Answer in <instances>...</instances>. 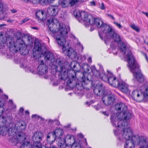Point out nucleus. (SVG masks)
I'll return each instance as SVG.
<instances>
[{
    "mask_svg": "<svg viewBox=\"0 0 148 148\" xmlns=\"http://www.w3.org/2000/svg\"><path fill=\"white\" fill-rule=\"evenodd\" d=\"M88 61L89 63H91L92 62V59L91 57H89L88 58Z\"/></svg>",
    "mask_w": 148,
    "mask_h": 148,
    "instance_id": "5fc2aeb1",
    "label": "nucleus"
},
{
    "mask_svg": "<svg viewBox=\"0 0 148 148\" xmlns=\"http://www.w3.org/2000/svg\"><path fill=\"white\" fill-rule=\"evenodd\" d=\"M8 9L4 7L2 2H0V17H3L5 16L8 14Z\"/></svg>",
    "mask_w": 148,
    "mask_h": 148,
    "instance_id": "393cba45",
    "label": "nucleus"
},
{
    "mask_svg": "<svg viewBox=\"0 0 148 148\" xmlns=\"http://www.w3.org/2000/svg\"><path fill=\"white\" fill-rule=\"evenodd\" d=\"M143 13L145 15L147 16L148 17V12H143Z\"/></svg>",
    "mask_w": 148,
    "mask_h": 148,
    "instance_id": "13d9d810",
    "label": "nucleus"
},
{
    "mask_svg": "<svg viewBox=\"0 0 148 148\" xmlns=\"http://www.w3.org/2000/svg\"><path fill=\"white\" fill-rule=\"evenodd\" d=\"M48 145H49V144H46L45 145V148H57L56 147L53 146H51L49 148V147L48 146Z\"/></svg>",
    "mask_w": 148,
    "mask_h": 148,
    "instance_id": "49530a36",
    "label": "nucleus"
},
{
    "mask_svg": "<svg viewBox=\"0 0 148 148\" xmlns=\"http://www.w3.org/2000/svg\"><path fill=\"white\" fill-rule=\"evenodd\" d=\"M102 113L107 116H109V114L107 112H103Z\"/></svg>",
    "mask_w": 148,
    "mask_h": 148,
    "instance_id": "3c124183",
    "label": "nucleus"
},
{
    "mask_svg": "<svg viewBox=\"0 0 148 148\" xmlns=\"http://www.w3.org/2000/svg\"><path fill=\"white\" fill-rule=\"evenodd\" d=\"M58 81H57L56 82V83H53V84L54 85H58Z\"/></svg>",
    "mask_w": 148,
    "mask_h": 148,
    "instance_id": "680f3d73",
    "label": "nucleus"
},
{
    "mask_svg": "<svg viewBox=\"0 0 148 148\" xmlns=\"http://www.w3.org/2000/svg\"><path fill=\"white\" fill-rule=\"evenodd\" d=\"M75 141L73 135L68 134L65 136L64 139H59L58 145L60 148H70L69 145L71 146Z\"/></svg>",
    "mask_w": 148,
    "mask_h": 148,
    "instance_id": "9d476101",
    "label": "nucleus"
},
{
    "mask_svg": "<svg viewBox=\"0 0 148 148\" xmlns=\"http://www.w3.org/2000/svg\"><path fill=\"white\" fill-rule=\"evenodd\" d=\"M114 24L119 28L122 29V26L120 24L116 22H114Z\"/></svg>",
    "mask_w": 148,
    "mask_h": 148,
    "instance_id": "ea45409f",
    "label": "nucleus"
},
{
    "mask_svg": "<svg viewBox=\"0 0 148 148\" xmlns=\"http://www.w3.org/2000/svg\"><path fill=\"white\" fill-rule=\"evenodd\" d=\"M42 134L40 132H37L34 133L32 138L33 143H30L28 141H24L21 148H42L40 141L42 140Z\"/></svg>",
    "mask_w": 148,
    "mask_h": 148,
    "instance_id": "1a4fd4ad",
    "label": "nucleus"
},
{
    "mask_svg": "<svg viewBox=\"0 0 148 148\" xmlns=\"http://www.w3.org/2000/svg\"><path fill=\"white\" fill-rule=\"evenodd\" d=\"M86 58V57L85 55L80 56L79 57L77 56V59L79 62L84 60Z\"/></svg>",
    "mask_w": 148,
    "mask_h": 148,
    "instance_id": "f704fd0d",
    "label": "nucleus"
},
{
    "mask_svg": "<svg viewBox=\"0 0 148 148\" xmlns=\"http://www.w3.org/2000/svg\"><path fill=\"white\" fill-rule=\"evenodd\" d=\"M23 1L26 3L30 2V0H23Z\"/></svg>",
    "mask_w": 148,
    "mask_h": 148,
    "instance_id": "4d7b16f0",
    "label": "nucleus"
},
{
    "mask_svg": "<svg viewBox=\"0 0 148 148\" xmlns=\"http://www.w3.org/2000/svg\"><path fill=\"white\" fill-rule=\"evenodd\" d=\"M79 0H69V5L71 7L74 6L77 4Z\"/></svg>",
    "mask_w": 148,
    "mask_h": 148,
    "instance_id": "473e14b6",
    "label": "nucleus"
},
{
    "mask_svg": "<svg viewBox=\"0 0 148 148\" xmlns=\"http://www.w3.org/2000/svg\"><path fill=\"white\" fill-rule=\"evenodd\" d=\"M31 28L34 29L36 30H38V28L36 27H31Z\"/></svg>",
    "mask_w": 148,
    "mask_h": 148,
    "instance_id": "6e6d98bb",
    "label": "nucleus"
},
{
    "mask_svg": "<svg viewBox=\"0 0 148 148\" xmlns=\"http://www.w3.org/2000/svg\"><path fill=\"white\" fill-rule=\"evenodd\" d=\"M101 10H104L105 9V7L103 3H102L99 6Z\"/></svg>",
    "mask_w": 148,
    "mask_h": 148,
    "instance_id": "de8ad7c7",
    "label": "nucleus"
},
{
    "mask_svg": "<svg viewBox=\"0 0 148 148\" xmlns=\"http://www.w3.org/2000/svg\"><path fill=\"white\" fill-rule=\"evenodd\" d=\"M10 11L12 13H16L17 11L14 9H12L10 10Z\"/></svg>",
    "mask_w": 148,
    "mask_h": 148,
    "instance_id": "09e8293b",
    "label": "nucleus"
},
{
    "mask_svg": "<svg viewBox=\"0 0 148 148\" xmlns=\"http://www.w3.org/2000/svg\"><path fill=\"white\" fill-rule=\"evenodd\" d=\"M39 65L37 69V73L40 75H43L48 72V68L47 66L44 64L43 60L39 59L38 60Z\"/></svg>",
    "mask_w": 148,
    "mask_h": 148,
    "instance_id": "2eb2a0df",
    "label": "nucleus"
},
{
    "mask_svg": "<svg viewBox=\"0 0 148 148\" xmlns=\"http://www.w3.org/2000/svg\"><path fill=\"white\" fill-rule=\"evenodd\" d=\"M115 108L119 112L114 114L111 117V121L114 126H116V123L119 121H127L131 118L132 113L127 110V106L125 104L117 103L115 105Z\"/></svg>",
    "mask_w": 148,
    "mask_h": 148,
    "instance_id": "39448f33",
    "label": "nucleus"
},
{
    "mask_svg": "<svg viewBox=\"0 0 148 148\" xmlns=\"http://www.w3.org/2000/svg\"><path fill=\"white\" fill-rule=\"evenodd\" d=\"M60 5L56 3V5H51L47 9V13L50 16H56L58 14Z\"/></svg>",
    "mask_w": 148,
    "mask_h": 148,
    "instance_id": "a211bd4d",
    "label": "nucleus"
},
{
    "mask_svg": "<svg viewBox=\"0 0 148 148\" xmlns=\"http://www.w3.org/2000/svg\"><path fill=\"white\" fill-rule=\"evenodd\" d=\"M27 40L30 43H32L33 42V39L31 36H28L27 37Z\"/></svg>",
    "mask_w": 148,
    "mask_h": 148,
    "instance_id": "79ce46f5",
    "label": "nucleus"
},
{
    "mask_svg": "<svg viewBox=\"0 0 148 148\" xmlns=\"http://www.w3.org/2000/svg\"><path fill=\"white\" fill-rule=\"evenodd\" d=\"M131 96L134 100L140 102L144 100L143 91L142 89V86L140 88H135L132 92Z\"/></svg>",
    "mask_w": 148,
    "mask_h": 148,
    "instance_id": "ddd939ff",
    "label": "nucleus"
},
{
    "mask_svg": "<svg viewBox=\"0 0 148 148\" xmlns=\"http://www.w3.org/2000/svg\"><path fill=\"white\" fill-rule=\"evenodd\" d=\"M41 44L38 41H36L34 42V52L33 55L34 57H35V55H34V54L36 53V54H42L43 53L42 50L41 49Z\"/></svg>",
    "mask_w": 148,
    "mask_h": 148,
    "instance_id": "aec40b11",
    "label": "nucleus"
},
{
    "mask_svg": "<svg viewBox=\"0 0 148 148\" xmlns=\"http://www.w3.org/2000/svg\"><path fill=\"white\" fill-rule=\"evenodd\" d=\"M142 54L143 56L145 58L146 60L147 61V62H148V59L147 58V56L146 54L145 53H143V52H142Z\"/></svg>",
    "mask_w": 148,
    "mask_h": 148,
    "instance_id": "a18cd8bd",
    "label": "nucleus"
},
{
    "mask_svg": "<svg viewBox=\"0 0 148 148\" xmlns=\"http://www.w3.org/2000/svg\"><path fill=\"white\" fill-rule=\"evenodd\" d=\"M15 36L16 37V40L15 41L14 38L10 36L6 38L5 40L3 39L2 33L1 32L0 41L6 43L10 51L17 52L23 50L25 47V44L21 38L22 36L21 33L19 31H17L15 33Z\"/></svg>",
    "mask_w": 148,
    "mask_h": 148,
    "instance_id": "423d86ee",
    "label": "nucleus"
},
{
    "mask_svg": "<svg viewBox=\"0 0 148 148\" xmlns=\"http://www.w3.org/2000/svg\"><path fill=\"white\" fill-rule=\"evenodd\" d=\"M20 67H23L24 68L25 71L28 72H30L33 73H36L35 71L36 69L34 68L32 66V67H29L28 68H27V67L26 66H24V65H21L20 66Z\"/></svg>",
    "mask_w": 148,
    "mask_h": 148,
    "instance_id": "c85d7f7f",
    "label": "nucleus"
},
{
    "mask_svg": "<svg viewBox=\"0 0 148 148\" xmlns=\"http://www.w3.org/2000/svg\"><path fill=\"white\" fill-rule=\"evenodd\" d=\"M68 52H71V53H68V56L72 59L77 58V52L72 48H70L69 49Z\"/></svg>",
    "mask_w": 148,
    "mask_h": 148,
    "instance_id": "bb28decb",
    "label": "nucleus"
},
{
    "mask_svg": "<svg viewBox=\"0 0 148 148\" xmlns=\"http://www.w3.org/2000/svg\"><path fill=\"white\" fill-rule=\"evenodd\" d=\"M25 114H27V115H29V112L28 111H25Z\"/></svg>",
    "mask_w": 148,
    "mask_h": 148,
    "instance_id": "052dcab7",
    "label": "nucleus"
},
{
    "mask_svg": "<svg viewBox=\"0 0 148 148\" xmlns=\"http://www.w3.org/2000/svg\"><path fill=\"white\" fill-rule=\"evenodd\" d=\"M63 134L62 130L60 128L55 129L52 132L49 133L47 136L48 141H54L56 138H58V141L59 139H61L60 137Z\"/></svg>",
    "mask_w": 148,
    "mask_h": 148,
    "instance_id": "f8f14e48",
    "label": "nucleus"
},
{
    "mask_svg": "<svg viewBox=\"0 0 148 148\" xmlns=\"http://www.w3.org/2000/svg\"><path fill=\"white\" fill-rule=\"evenodd\" d=\"M107 76L108 77V82L109 84L113 87H118L119 85L120 79L119 80H116V77L111 73H108Z\"/></svg>",
    "mask_w": 148,
    "mask_h": 148,
    "instance_id": "f3484780",
    "label": "nucleus"
},
{
    "mask_svg": "<svg viewBox=\"0 0 148 148\" xmlns=\"http://www.w3.org/2000/svg\"><path fill=\"white\" fill-rule=\"evenodd\" d=\"M48 1L49 4H51L53 3H55L56 2H58V3H57V4L60 5V0H48Z\"/></svg>",
    "mask_w": 148,
    "mask_h": 148,
    "instance_id": "4c0bfd02",
    "label": "nucleus"
},
{
    "mask_svg": "<svg viewBox=\"0 0 148 148\" xmlns=\"http://www.w3.org/2000/svg\"><path fill=\"white\" fill-rule=\"evenodd\" d=\"M73 14L79 21L82 20L84 21V25L87 27L89 25H95L99 28V33L101 28L105 25L103 24L102 21L98 18L93 19L91 15H89L87 12H80L79 10H75L73 12Z\"/></svg>",
    "mask_w": 148,
    "mask_h": 148,
    "instance_id": "0eeeda50",
    "label": "nucleus"
},
{
    "mask_svg": "<svg viewBox=\"0 0 148 148\" xmlns=\"http://www.w3.org/2000/svg\"><path fill=\"white\" fill-rule=\"evenodd\" d=\"M145 145L143 147H140V148H148V143H146V145Z\"/></svg>",
    "mask_w": 148,
    "mask_h": 148,
    "instance_id": "603ef678",
    "label": "nucleus"
},
{
    "mask_svg": "<svg viewBox=\"0 0 148 148\" xmlns=\"http://www.w3.org/2000/svg\"><path fill=\"white\" fill-rule=\"evenodd\" d=\"M90 4L91 6H94L95 5V3L94 1H92L90 2Z\"/></svg>",
    "mask_w": 148,
    "mask_h": 148,
    "instance_id": "8fccbe9b",
    "label": "nucleus"
},
{
    "mask_svg": "<svg viewBox=\"0 0 148 148\" xmlns=\"http://www.w3.org/2000/svg\"><path fill=\"white\" fill-rule=\"evenodd\" d=\"M48 26L49 30L54 34V35L58 44L62 46V51L64 54L68 56V53H71L69 51V49H66L65 46L66 43L68 46L69 44L66 42L68 30L64 24L60 23L58 20L56 18H50L48 20Z\"/></svg>",
    "mask_w": 148,
    "mask_h": 148,
    "instance_id": "f03ea898",
    "label": "nucleus"
},
{
    "mask_svg": "<svg viewBox=\"0 0 148 148\" xmlns=\"http://www.w3.org/2000/svg\"><path fill=\"white\" fill-rule=\"evenodd\" d=\"M106 16L109 18H111L113 20H114L115 18L114 16L112 15H111L109 14H106Z\"/></svg>",
    "mask_w": 148,
    "mask_h": 148,
    "instance_id": "37998d69",
    "label": "nucleus"
},
{
    "mask_svg": "<svg viewBox=\"0 0 148 148\" xmlns=\"http://www.w3.org/2000/svg\"><path fill=\"white\" fill-rule=\"evenodd\" d=\"M5 128V126L0 127V134H2L4 132V129Z\"/></svg>",
    "mask_w": 148,
    "mask_h": 148,
    "instance_id": "a19ab883",
    "label": "nucleus"
},
{
    "mask_svg": "<svg viewBox=\"0 0 148 148\" xmlns=\"http://www.w3.org/2000/svg\"><path fill=\"white\" fill-rule=\"evenodd\" d=\"M18 126H15V127L14 128L15 130L17 129L18 130H21V131L24 130L26 127L25 123L24 121H21L20 122H18Z\"/></svg>",
    "mask_w": 148,
    "mask_h": 148,
    "instance_id": "a878e982",
    "label": "nucleus"
},
{
    "mask_svg": "<svg viewBox=\"0 0 148 148\" xmlns=\"http://www.w3.org/2000/svg\"><path fill=\"white\" fill-rule=\"evenodd\" d=\"M93 91L94 93L97 96H102L103 94L104 91L103 90L102 85H97L94 88Z\"/></svg>",
    "mask_w": 148,
    "mask_h": 148,
    "instance_id": "5701e85b",
    "label": "nucleus"
},
{
    "mask_svg": "<svg viewBox=\"0 0 148 148\" xmlns=\"http://www.w3.org/2000/svg\"><path fill=\"white\" fill-rule=\"evenodd\" d=\"M70 125H68L65 126L64 127L66 128H69L70 127Z\"/></svg>",
    "mask_w": 148,
    "mask_h": 148,
    "instance_id": "0e129e2a",
    "label": "nucleus"
},
{
    "mask_svg": "<svg viewBox=\"0 0 148 148\" xmlns=\"http://www.w3.org/2000/svg\"><path fill=\"white\" fill-rule=\"evenodd\" d=\"M134 143H135L137 144H143V145H146L145 141L144 140V141L143 143H138L135 142L134 140H128L126 141L124 145V148H134Z\"/></svg>",
    "mask_w": 148,
    "mask_h": 148,
    "instance_id": "4be33fe9",
    "label": "nucleus"
},
{
    "mask_svg": "<svg viewBox=\"0 0 148 148\" xmlns=\"http://www.w3.org/2000/svg\"><path fill=\"white\" fill-rule=\"evenodd\" d=\"M100 37L103 39L106 44L111 39H113L115 42L112 43L111 45V47L114 48L116 45L115 42H120L118 44V47L121 52L124 55L126 59L127 58V55L129 56V54L131 53V51L127 50L125 44L122 42H120L121 39L120 36L115 32L112 27L109 25H105L100 29L99 33Z\"/></svg>",
    "mask_w": 148,
    "mask_h": 148,
    "instance_id": "7ed1b4c3",
    "label": "nucleus"
},
{
    "mask_svg": "<svg viewBox=\"0 0 148 148\" xmlns=\"http://www.w3.org/2000/svg\"><path fill=\"white\" fill-rule=\"evenodd\" d=\"M7 21L10 22H12L13 21L12 20H8Z\"/></svg>",
    "mask_w": 148,
    "mask_h": 148,
    "instance_id": "338daca9",
    "label": "nucleus"
},
{
    "mask_svg": "<svg viewBox=\"0 0 148 148\" xmlns=\"http://www.w3.org/2000/svg\"><path fill=\"white\" fill-rule=\"evenodd\" d=\"M129 55L130 56L127 55V58L126 59L128 63V68L137 81L140 82H143L145 79L144 76L141 72L139 66L132 54L131 53Z\"/></svg>",
    "mask_w": 148,
    "mask_h": 148,
    "instance_id": "6e6552de",
    "label": "nucleus"
},
{
    "mask_svg": "<svg viewBox=\"0 0 148 148\" xmlns=\"http://www.w3.org/2000/svg\"><path fill=\"white\" fill-rule=\"evenodd\" d=\"M130 27L134 30L137 32H139L140 29L139 27L134 24H132L130 25Z\"/></svg>",
    "mask_w": 148,
    "mask_h": 148,
    "instance_id": "c9c22d12",
    "label": "nucleus"
},
{
    "mask_svg": "<svg viewBox=\"0 0 148 148\" xmlns=\"http://www.w3.org/2000/svg\"><path fill=\"white\" fill-rule=\"evenodd\" d=\"M115 98V96L114 95L110 94L104 95L103 97L102 100L104 105L109 106L114 102Z\"/></svg>",
    "mask_w": 148,
    "mask_h": 148,
    "instance_id": "dca6fc26",
    "label": "nucleus"
},
{
    "mask_svg": "<svg viewBox=\"0 0 148 148\" xmlns=\"http://www.w3.org/2000/svg\"><path fill=\"white\" fill-rule=\"evenodd\" d=\"M11 128L9 129V133L11 131V135L15 136L14 138H16V139L20 143H22L21 145H22L24 141H26L25 138V134L23 132H19L18 133L16 134V133L18 132V130Z\"/></svg>",
    "mask_w": 148,
    "mask_h": 148,
    "instance_id": "4468645a",
    "label": "nucleus"
},
{
    "mask_svg": "<svg viewBox=\"0 0 148 148\" xmlns=\"http://www.w3.org/2000/svg\"><path fill=\"white\" fill-rule=\"evenodd\" d=\"M110 72H107V73H105L104 71H102L101 73L100 74V77L103 81L105 82H108V77L107 74Z\"/></svg>",
    "mask_w": 148,
    "mask_h": 148,
    "instance_id": "cd10ccee",
    "label": "nucleus"
},
{
    "mask_svg": "<svg viewBox=\"0 0 148 148\" xmlns=\"http://www.w3.org/2000/svg\"><path fill=\"white\" fill-rule=\"evenodd\" d=\"M5 24H0V27L3 26H5Z\"/></svg>",
    "mask_w": 148,
    "mask_h": 148,
    "instance_id": "69168bd1",
    "label": "nucleus"
},
{
    "mask_svg": "<svg viewBox=\"0 0 148 148\" xmlns=\"http://www.w3.org/2000/svg\"><path fill=\"white\" fill-rule=\"evenodd\" d=\"M128 123L127 121H119L116 123V126L114 130L115 136L120 140H135V142L138 143H143L144 139L142 136H133V132L131 128L128 126Z\"/></svg>",
    "mask_w": 148,
    "mask_h": 148,
    "instance_id": "20e7f679",
    "label": "nucleus"
},
{
    "mask_svg": "<svg viewBox=\"0 0 148 148\" xmlns=\"http://www.w3.org/2000/svg\"><path fill=\"white\" fill-rule=\"evenodd\" d=\"M29 20V19L28 18H25L23 20L21 21V22H22L21 24L24 23L28 21Z\"/></svg>",
    "mask_w": 148,
    "mask_h": 148,
    "instance_id": "c03bdc74",
    "label": "nucleus"
},
{
    "mask_svg": "<svg viewBox=\"0 0 148 148\" xmlns=\"http://www.w3.org/2000/svg\"><path fill=\"white\" fill-rule=\"evenodd\" d=\"M43 56L46 61H50L53 65L52 66L53 69L60 73L61 79L67 80L68 85L71 83L72 79H74L75 78L76 72L80 71L81 67L79 64L76 61H73L71 63L70 65L73 70H68L67 68L69 65L63 64L59 58L56 59L55 61L53 53L47 52Z\"/></svg>",
    "mask_w": 148,
    "mask_h": 148,
    "instance_id": "f257e3e1",
    "label": "nucleus"
},
{
    "mask_svg": "<svg viewBox=\"0 0 148 148\" xmlns=\"http://www.w3.org/2000/svg\"><path fill=\"white\" fill-rule=\"evenodd\" d=\"M39 3L42 5H46L49 3L48 0H39Z\"/></svg>",
    "mask_w": 148,
    "mask_h": 148,
    "instance_id": "e433bc0d",
    "label": "nucleus"
},
{
    "mask_svg": "<svg viewBox=\"0 0 148 148\" xmlns=\"http://www.w3.org/2000/svg\"><path fill=\"white\" fill-rule=\"evenodd\" d=\"M82 68L84 70L83 76L82 77V87L84 88V86L88 84L90 82L89 79L88 78V73H90V67L87 63H83L82 65Z\"/></svg>",
    "mask_w": 148,
    "mask_h": 148,
    "instance_id": "9b49d317",
    "label": "nucleus"
},
{
    "mask_svg": "<svg viewBox=\"0 0 148 148\" xmlns=\"http://www.w3.org/2000/svg\"><path fill=\"white\" fill-rule=\"evenodd\" d=\"M91 71L92 72L93 75L96 77H98L100 75L98 71L96 69L94 66H93L91 67Z\"/></svg>",
    "mask_w": 148,
    "mask_h": 148,
    "instance_id": "7c9ffc66",
    "label": "nucleus"
},
{
    "mask_svg": "<svg viewBox=\"0 0 148 148\" xmlns=\"http://www.w3.org/2000/svg\"><path fill=\"white\" fill-rule=\"evenodd\" d=\"M69 0H63L62 1L60 0V4L63 8H65L69 5Z\"/></svg>",
    "mask_w": 148,
    "mask_h": 148,
    "instance_id": "c756f323",
    "label": "nucleus"
},
{
    "mask_svg": "<svg viewBox=\"0 0 148 148\" xmlns=\"http://www.w3.org/2000/svg\"><path fill=\"white\" fill-rule=\"evenodd\" d=\"M30 2L34 4L39 3H40L39 0H30Z\"/></svg>",
    "mask_w": 148,
    "mask_h": 148,
    "instance_id": "58836bf2",
    "label": "nucleus"
},
{
    "mask_svg": "<svg viewBox=\"0 0 148 148\" xmlns=\"http://www.w3.org/2000/svg\"><path fill=\"white\" fill-rule=\"evenodd\" d=\"M86 104L87 105H88V106H90V103L89 102H87L86 103Z\"/></svg>",
    "mask_w": 148,
    "mask_h": 148,
    "instance_id": "e2e57ef3",
    "label": "nucleus"
},
{
    "mask_svg": "<svg viewBox=\"0 0 148 148\" xmlns=\"http://www.w3.org/2000/svg\"><path fill=\"white\" fill-rule=\"evenodd\" d=\"M24 110L23 108H20V111L21 112H23Z\"/></svg>",
    "mask_w": 148,
    "mask_h": 148,
    "instance_id": "bf43d9fd",
    "label": "nucleus"
},
{
    "mask_svg": "<svg viewBox=\"0 0 148 148\" xmlns=\"http://www.w3.org/2000/svg\"><path fill=\"white\" fill-rule=\"evenodd\" d=\"M70 146L71 148H82L81 145L79 143L75 141Z\"/></svg>",
    "mask_w": 148,
    "mask_h": 148,
    "instance_id": "2f4dec72",
    "label": "nucleus"
},
{
    "mask_svg": "<svg viewBox=\"0 0 148 148\" xmlns=\"http://www.w3.org/2000/svg\"><path fill=\"white\" fill-rule=\"evenodd\" d=\"M105 106L101 103L98 104L97 105L94 106V107L96 110H98L100 109L104 108Z\"/></svg>",
    "mask_w": 148,
    "mask_h": 148,
    "instance_id": "72a5a7b5",
    "label": "nucleus"
},
{
    "mask_svg": "<svg viewBox=\"0 0 148 148\" xmlns=\"http://www.w3.org/2000/svg\"><path fill=\"white\" fill-rule=\"evenodd\" d=\"M35 14L37 18L40 21H44L46 18V13L44 10H39L36 12Z\"/></svg>",
    "mask_w": 148,
    "mask_h": 148,
    "instance_id": "412c9836",
    "label": "nucleus"
},
{
    "mask_svg": "<svg viewBox=\"0 0 148 148\" xmlns=\"http://www.w3.org/2000/svg\"><path fill=\"white\" fill-rule=\"evenodd\" d=\"M39 117L38 116H37L36 114H33L32 116V117L33 118H38Z\"/></svg>",
    "mask_w": 148,
    "mask_h": 148,
    "instance_id": "864d4df0",
    "label": "nucleus"
},
{
    "mask_svg": "<svg viewBox=\"0 0 148 148\" xmlns=\"http://www.w3.org/2000/svg\"><path fill=\"white\" fill-rule=\"evenodd\" d=\"M78 135L79 136H80L81 137H82V135L81 134H78Z\"/></svg>",
    "mask_w": 148,
    "mask_h": 148,
    "instance_id": "774afa93",
    "label": "nucleus"
},
{
    "mask_svg": "<svg viewBox=\"0 0 148 148\" xmlns=\"http://www.w3.org/2000/svg\"><path fill=\"white\" fill-rule=\"evenodd\" d=\"M118 87L121 91L125 94H128L130 92L129 86L126 83L121 79H120L119 85Z\"/></svg>",
    "mask_w": 148,
    "mask_h": 148,
    "instance_id": "6ab92c4d",
    "label": "nucleus"
},
{
    "mask_svg": "<svg viewBox=\"0 0 148 148\" xmlns=\"http://www.w3.org/2000/svg\"><path fill=\"white\" fill-rule=\"evenodd\" d=\"M142 89L143 91V101L148 100V85L145 84L142 86Z\"/></svg>",
    "mask_w": 148,
    "mask_h": 148,
    "instance_id": "b1692460",
    "label": "nucleus"
}]
</instances>
